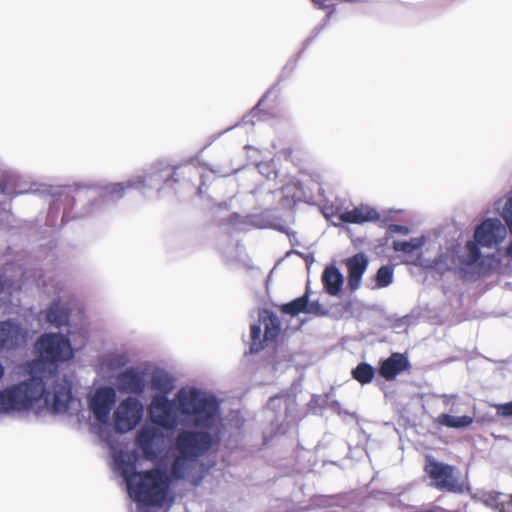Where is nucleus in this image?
<instances>
[{
    "instance_id": "f257e3e1",
    "label": "nucleus",
    "mask_w": 512,
    "mask_h": 512,
    "mask_svg": "<svg viewBox=\"0 0 512 512\" xmlns=\"http://www.w3.org/2000/svg\"><path fill=\"white\" fill-rule=\"evenodd\" d=\"M179 414L195 429L180 430L173 441L172 473L193 485L201 483L208 467L201 460L220 441L222 418L215 396L196 387H183L169 400L154 395L149 406L153 424L168 430L177 427Z\"/></svg>"
},
{
    "instance_id": "f03ea898",
    "label": "nucleus",
    "mask_w": 512,
    "mask_h": 512,
    "mask_svg": "<svg viewBox=\"0 0 512 512\" xmlns=\"http://www.w3.org/2000/svg\"><path fill=\"white\" fill-rule=\"evenodd\" d=\"M72 401L66 376L55 375L46 381L31 376L0 389V416L63 414Z\"/></svg>"
},
{
    "instance_id": "7ed1b4c3",
    "label": "nucleus",
    "mask_w": 512,
    "mask_h": 512,
    "mask_svg": "<svg viewBox=\"0 0 512 512\" xmlns=\"http://www.w3.org/2000/svg\"><path fill=\"white\" fill-rule=\"evenodd\" d=\"M113 465L125 481L130 498L139 506H163L169 503L173 498L174 480H184L173 475L172 467L170 472L160 465L136 472V456L129 451L114 452ZM185 481L188 482L187 479Z\"/></svg>"
},
{
    "instance_id": "20e7f679",
    "label": "nucleus",
    "mask_w": 512,
    "mask_h": 512,
    "mask_svg": "<svg viewBox=\"0 0 512 512\" xmlns=\"http://www.w3.org/2000/svg\"><path fill=\"white\" fill-rule=\"evenodd\" d=\"M507 234V227L499 218L484 219L474 230V241L466 243V254L462 256V261L467 264L477 263L481 256L479 246L497 249L505 242Z\"/></svg>"
},
{
    "instance_id": "39448f33",
    "label": "nucleus",
    "mask_w": 512,
    "mask_h": 512,
    "mask_svg": "<svg viewBox=\"0 0 512 512\" xmlns=\"http://www.w3.org/2000/svg\"><path fill=\"white\" fill-rule=\"evenodd\" d=\"M86 339V333L83 330H69L68 336L59 333H46L42 335L37 343L36 349L40 357L48 362H62L70 360L74 355L75 349L81 348Z\"/></svg>"
},
{
    "instance_id": "423d86ee",
    "label": "nucleus",
    "mask_w": 512,
    "mask_h": 512,
    "mask_svg": "<svg viewBox=\"0 0 512 512\" xmlns=\"http://www.w3.org/2000/svg\"><path fill=\"white\" fill-rule=\"evenodd\" d=\"M424 471L430 479V486L456 494L470 491L467 476L455 466L440 462L432 456H426Z\"/></svg>"
},
{
    "instance_id": "0eeeda50",
    "label": "nucleus",
    "mask_w": 512,
    "mask_h": 512,
    "mask_svg": "<svg viewBox=\"0 0 512 512\" xmlns=\"http://www.w3.org/2000/svg\"><path fill=\"white\" fill-rule=\"evenodd\" d=\"M134 443L144 459L157 461L166 450L167 438L161 428L144 424L137 430Z\"/></svg>"
},
{
    "instance_id": "6e6552de",
    "label": "nucleus",
    "mask_w": 512,
    "mask_h": 512,
    "mask_svg": "<svg viewBox=\"0 0 512 512\" xmlns=\"http://www.w3.org/2000/svg\"><path fill=\"white\" fill-rule=\"evenodd\" d=\"M280 332V320L272 312L262 310L258 314V321L251 324V352H258L264 347V343L273 341Z\"/></svg>"
},
{
    "instance_id": "1a4fd4ad",
    "label": "nucleus",
    "mask_w": 512,
    "mask_h": 512,
    "mask_svg": "<svg viewBox=\"0 0 512 512\" xmlns=\"http://www.w3.org/2000/svg\"><path fill=\"white\" fill-rule=\"evenodd\" d=\"M143 412V405L138 399L134 397L123 399L113 413L115 429L121 433L131 431L142 420Z\"/></svg>"
},
{
    "instance_id": "9d476101",
    "label": "nucleus",
    "mask_w": 512,
    "mask_h": 512,
    "mask_svg": "<svg viewBox=\"0 0 512 512\" xmlns=\"http://www.w3.org/2000/svg\"><path fill=\"white\" fill-rule=\"evenodd\" d=\"M433 248L437 249L435 257H431L428 253L419 259V265L435 269L440 273L452 270L459 264L468 265L462 261V256L466 254L465 246L462 248L461 254L459 255H457L458 251H456V246L454 244H450L445 247L434 245Z\"/></svg>"
},
{
    "instance_id": "9b49d317",
    "label": "nucleus",
    "mask_w": 512,
    "mask_h": 512,
    "mask_svg": "<svg viewBox=\"0 0 512 512\" xmlns=\"http://www.w3.org/2000/svg\"><path fill=\"white\" fill-rule=\"evenodd\" d=\"M88 402L95 419L106 424L110 420L111 410L116 402V391L108 386L98 387L90 395Z\"/></svg>"
},
{
    "instance_id": "f8f14e48",
    "label": "nucleus",
    "mask_w": 512,
    "mask_h": 512,
    "mask_svg": "<svg viewBox=\"0 0 512 512\" xmlns=\"http://www.w3.org/2000/svg\"><path fill=\"white\" fill-rule=\"evenodd\" d=\"M26 336V331L13 321L0 323V351L10 350L21 345Z\"/></svg>"
},
{
    "instance_id": "ddd939ff",
    "label": "nucleus",
    "mask_w": 512,
    "mask_h": 512,
    "mask_svg": "<svg viewBox=\"0 0 512 512\" xmlns=\"http://www.w3.org/2000/svg\"><path fill=\"white\" fill-rule=\"evenodd\" d=\"M120 392L139 394L144 391L145 380L143 374L134 368H127L120 372L115 379Z\"/></svg>"
},
{
    "instance_id": "4468645a",
    "label": "nucleus",
    "mask_w": 512,
    "mask_h": 512,
    "mask_svg": "<svg viewBox=\"0 0 512 512\" xmlns=\"http://www.w3.org/2000/svg\"><path fill=\"white\" fill-rule=\"evenodd\" d=\"M369 264L368 257L364 253H357L345 260L348 270V287L351 291L359 289L362 283V276Z\"/></svg>"
},
{
    "instance_id": "2eb2a0df",
    "label": "nucleus",
    "mask_w": 512,
    "mask_h": 512,
    "mask_svg": "<svg viewBox=\"0 0 512 512\" xmlns=\"http://www.w3.org/2000/svg\"><path fill=\"white\" fill-rule=\"evenodd\" d=\"M379 218L378 212L368 205H359L352 210L339 214V219L345 223L363 224Z\"/></svg>"
},
{
    "instance_id": "dca6fc26",
    "label": "nucleus",
    "mask_w": 512,
    "mask_h": 512,
    "mask_svg": "<svg viewBox=\"0 0 512 512\" xmlns=\"http://www.w3.org/2000/svg\"><path fill=\"white\" fill-rule=\"evenodd\" d=\"M130 362L129 353L123 349L106 352L99 357V368L102 372L120 369Z\"/></svg>"
},
{
    "instance_id": "f3484780",
    "label": "nucleus",
    "mask_w": 512,
    "mask_h": 512,
    "mask_svg": "<svg viewBox=\"0 0 512 512\" xmlns=\"http://www.w3.org/2000/svg\"><path fill=\"white\" fill-rule=\"evenodd\" d=\"M424 245L423 238H412L410 240H396L393 242V248L395 251L403 252L409 258L417 261L419 264V259L424 255H427L429 252V248L425 250V252L420 253L421 247Z\"/></svg>"
},
{
    "instance_id": "a211bd4d",
    "label": "nucleus",
    "mask_w": 512,
    "mask_h": 512,
    "mask_svg": "<svg viewBox=\"0 0 512 512\" xmlns=\"http://www.w3.org/2000/svg\"><path fill=\"white\" fill-rule=\"evenodd\" d=\"M322 281L326 291L330 295H337L343 286L344 278L342 273L334 265L327 266L322 273Z\"/></svg>"
},
{
    "instance_id": "6ab92c4d",
    "label": "nucleus",
    "mask_w": 512,
    "mask_h": 512,
    "mask_svg": "<svg viewBox=\"0 0 512 512\" xmlns=\"http://www.w3.org/2000/svg\"><path fill=\"white\" fill-rule=\"evenodd\" d=\"M407 366V360L402 354L394 353L384 360L380 367V374L390 380L402 372Z\"/></svg>"
},
{
    "instance_id": "aec40b11",
    "label": "nucleus",
    "mask_w": 512,
    "mask_h": 512,
    "mask_svg": "<svg viewBox=\"0 0 512 512\" xmlns=\"http://www.w3.org/2000/svg\"><path fill=\"white\" fill-rule=\"evenodd\" d=\"M483 503L499 512H512V496L502 493L488 492L483 495Z\"/></svg>"
},
{
    "instance_id": "412c9836",
    "label": "nucleus",
    "mask_w": 512,
    "mask_h": 512,
    "mask_svg": "<svg viewBox=\"0 0 512 512\" xmlns=\"http://www.w3.org/2000/svg\"><path fill=\"white\" fill-rule=\"evenodd\" d=\"M493 207L494 211L503 219L508 232L512 233V193L495 201Z\"/></svg>"
},
{
    "instance_id": "4be33fe9",
    "label": "nucleus",
    "mask_w": 512,
    "mask_h": 512,
    "mask_svg": "<svg viewBox=\"0 0 512 512\" xmlns=\"http://www.w3.org/2000/svg\"><path fill=\"white\" fill-rule=\"evenodd\" d=\"M173 379L163 371H156L151 378V388L158 393L156 395L167 396L173 390Z\"/></svg>"
},
{
    "instance_id": "5701e85b",
    "label": "nucleus",
    "mask_w": 512,
    "mask_h": 512,
    "mask_svg": "<svg viewBox=\"0 0 512 512\" xmlns=\"http://www.w3.org/2000/svg\"><path fill=\"white\" fill-rule=\"evenodd\" d=\"M144 187V177L136 176L126 183L111 184L106 188L109 199L114 200L122 196L126 188H142Z\"/></svg>"
},
{
    "instance_id": "b1692460",
    "label": "nucleus",
    "mask_w": 512,
    "mask_h": 512,
    "mask_svg": "<svg viewBox=\"0 0 512 512\" xmlns=\"http://www.w3.org/2000/svg\"><path fill=\"white\" fill-rule=\"evenodd\" d=\"M46 319L56 327L64 325L68 319L67 308L60 301L53 302L46 313Z\"/></svg>"
},
{
    "instance_id": "393cba45",
    "label": "nucleus",
    "mask_w": 512,
    "mask_h": 512,
    "mask_svg": "<svg viewBox=\"0 0 512 512\" xmlns=\"http://www.w3.org/2000/svg\"><path fill=\"white\" fill-rule=\"evenodd\" d=\"M437 421L439 424L449 428H466L473 423L471 416H454L450 414H441L438 416Z\"/></svg>"
},
{
    "instance_id": "a878e982",
    "label": "nucleus",
    "mask_w": 512,
    "mask_h": 512,
    "mask_svg": "<svg viewBox=\"0 0 512 512\" xmlns=\"http://www.w3.org/2000/svg\"><path fill=\"white\" fill-rule=\"evenodd\" d=\"M352 374L358 382L367 384L373 379L374 369L367 363H361L352 371Z\"/></svg>"
},
{
    "instance_id": "bb28decb",
    "label": "nucleus",
    "mask_w": 512,
    "mask_h": 512,
    "mask_svg": "<svg viewBox=\"0 0 512 512\" xmlns=\"http://www.w3.org/2000/svg\"><path fill=\"white\" fill-rule=\"evenodd\" d=\"M376 286L374 288H384L393 281V269L390 266H382L376 274Z\"/></svg>"
},
{
    "instance_id": "cd10ccee",
    "label": "nucleus",
    "mask_w": 512,
    "mask_h": 512,
    "mask_svg": "<svg viewBox=\"0 0 512 512\" xmlns=\"http://www.w3.org/2000/svg\"><path fill=\"white\" fill-rule=\"evenodd\" d=\"M307 306V296L304 295L293 300L290 303L283 305L282 311L286 314H290L292 316L298 315L300 312L305 311V307Z\"/></svg>"
},
{
    "instance_id": "c85d7f7f",
    "label": "nucleus",
    "mask_w": 512,
    "mask_h": 512,
    "mask_svg": "<svg viewBox=\"0 0 512 512\" xmlns=\"http://www.w3.org/2000/svg\"><path fill=\"white\" fill-rule=\"evenodd\" d=\"M497 412L502 416H512V401L506 404L498 405Z\"/></svg>"
},
{
    "instance_id": "c756f323",
    "label": "nucleus",
    "mask_w": 512,
    "mask_h": 512,
    "mask_svg": "<svg viewBox=\"0 0 512 512\" xmlns=\"http://www.w3.org/2000/svg\"><path fill=\"white\" fill-rule=\"evenodd\" d=\"M320 310H321V306L317 302H313V303L307 302V306L305 307V312H308V313L317 314L320 312Z\"/></svg>"
},
{
    "instance_id": "7c9ffc66",
    "label": "nucleus",
    "mask_w": 512,
    "mask_h": 512,
    "mask_svg": "<svg viewBox=\"0 0 512 512\" xmlns=\"http://www.w3.org/2000/svg\"><path fill=\"white\" fill-rule=\"evenodd\" d=\"M285 402V400L282 397H273L270 399L268 403L269 408H276L282 406V404Z\"/></svg>"
},
{
    "instance_id": "2f4dec72",
    "label": "nucleus",
    "mask_w": 512,
    "mask_h": 512,
    "mask_svg": "<svg viewBox=\"0 0 512 512\" xmlns=\"http://www.w3.org/2000/svg\"><path fill=\"white\" fill-rule=\"evenodd\" d=\"M510 234V240L507 244V246L505 247V250H504V254L512 259V233H509Z\"/></svg>"
},
{
    "instance_id": "473e14b6",
    "label": "nucleus",
    "mask_w": 512,
    "mask_h": 512,
    "mask_svg": "<svg viewBox=\"0 0 512 512\" xmlns=\"http://www.w3.org/2000/svg\"><path fill=\"white\" fill-rule=\"evenodd\" d=\"M10 288V285L7 284L6 280L5 281H2L0 279V295L2 294H8V292H6V290H8Z\"/></svg>"
},
{
    "instance_id": "72a5a7b5",
    "label": "nucleus",
    "mask_w": 512,
    "mask_h": 512,
    "mask_svg": "<svg viewBox=\"0 0 512 512\" xmlns=\"http://www.w3.org/2000/svg\"><path fill=\"white\" fill-rule=\"evenodd\" d=\"M7 194H8V192H7V188H6V183H5L4 179L2 178V176H0V195L6 196Z\"/></svg>"
},
{
    "instance_id": "f704fd0d",
    "label": "nucleus",
    "mask_w": 512,
    "mask_h": 512,
    "mask_svg": "<svg viewBox=\"0 0 512 512\" xmlns=\"http://www.w3.org/2000/svg\"><path fill=\"white\" fill-rule=\"evenodd\" d=\"M319 7H329L331 0H312Z\"/></svg>"
},
{
    "instance_id": "c9c22d12",
    "label": "nucleus",
    "mask_w": 512,
    "mask_h": 512,
    "mask_svg": "<svg viewBox=\"0 0 512 512\" xmlns=\"http://www.w3.org/2000/svg\"><path fill=\"white\" fill-rule=\"evenodd\" d=\"M455 400H456L455 396H444V403L446 405L454 404Z\"/></svg>"
},
{
    "instance_id": "e433bc0d",
    "label": "nucleus",
    "mask_w": 512,
    "mask_h": 512,
    "mask_svg": "<svg viewBox=\"0 0 512 512\" xmlns=\"http://www.w3.org/2000/svg\"><path fill=\"white\" fill-rule=\"evenodd\" d=\"M424 512H445V509L440 506H436L431 509L425 510Z\"/></svg>"
}]
</instances>
